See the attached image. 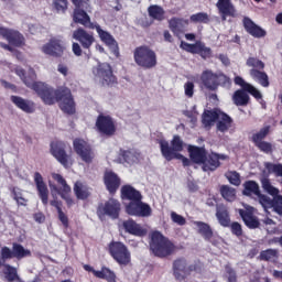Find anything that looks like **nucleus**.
Segmentation results:
<instances>
[{
    "label": "nucleus",
    "instance_id": "1",
    "mask_svg": "<svg viewBox=\"0 0 282 282\" xmlns=\"http://www.w3.org/2000/svg\"><path fill=\"white\" fill-rule=\"evenodd\" d=\"M31 89L37 94L44 105L52 106L58 102L63 113L67 116H74L76 113V101H74V96L69 88L62 87L54 89V87L43 82H33Z\"/></svg>",
    "mask_w": 282,
    "mask_h": 282
},
{
    "label": "nucleus",
    "instance_id": "2",
    "mask_svg": "<svg viewBox=\"0 0 282 282\" xmlns=\"http://www.w3.org/2000/svg\"><path fill=\"white\" fill-rule=\"evenodd\" d=\"M75 6L73 11V21L79 25H84L87 30H96L100 41L113 50L118 52V41L116 37L111 35L108 31L102 30L100 24L97 22H91V18L87 12H91V4L89 0H70Z\"/></svg>",
    "mask_w": 282,
    "mask_h": 282
},
{
    "label": "nucleus",
    "instance_id": "3",
    "mask_svg": "<svg viewBox=\"0 0 282 282\" xmlns=\"http://www.w3.org/2000/svg\"><path fill=\"white\" fill-rule=\"evenodd\" d=\"M73 39L77 41L72 45L73 54L75 56H83V50L84 52H91V47L96 43L94 32H88L80 26L73 32Z\"/></svg>",
    "mask_w": 282,
    "mask_h": 282
},
{
    "label": "nucleus",
    "instance_id": "4",
    "mask_svg": "<svg viewBox=\"0 0 282 282\" xmlns=\"http://www.w3.org/2000/svg\"><path fill=\"white\" fill-rule=\"evenodd\" d=\"M200 84L208 91H217L219 87L230 86V77L221 72L215 73L213 69H205L200 74Z\"/></svg>",
    "mask_w": 282,
    "mask_h": 282
},
{
    "label": "nucleus",
    "instance_id": "5",
    "mask_svg": "<svg viewBox=\"0 0 282 282\" xmlns=\"http://www.w3.org/2000/svg\"><path fill=\"white\" fill-rule=\"evenodd\" d=\"M150 250L155 257L164 259L165 257H171L175 250V246L160 231H153L150 240Z\"/></svg>",
    "mask_w": 282,
    "mask_h": 282
},
{
    "label": "nucleus",
    "instance_id": "6",
    "mask_svg": "<svg viewBox=\"0 0 282 282\" xmlns=\"http://www.w3.org/2000/svg\"><path fill=\"white\" fill-rule=\"evenodd\" d=\"M133 59L138 67H142V69H153L158 67V54L147 45L134 48Z\"/></svg>",
    "mask_w": 282,
    "mask_h": 282
},
{
    "label": "nucleus",
    "instance_id": "7",
    "mask_svg": "<svg viewBox=\"0 0 282 282\" xmlns=\"http://www.w3.org/2000/svg\"><path fill=\"white\" fill-rule=\"evenodd\" d=\"M158 144L160 145L161 155H163L166 162H171L175 160V158H182V151H184V141L180 135H174L171 145L169 141L164 139H159Z\"/></svg>",
    "mask_w": 282,
    "mask_h": 282
},
{
    "label": "nucleus",
    "instance_id": "8",
    "mask_svg": "<svg viewBox=\"0 0 282 282\" xmlns=\"http://www.w3.org/2000/svg\"><path fill=\"white\" fill-rule=\"evenodd\" d=\"M108 252L120 268L131 265V251L123 242L112 240L108 245Z\"/></svg>",
    "mask_w": 282,
    "mask_h": 282
},
{
    "label": "nucleus",
    "instance_id": "9",
    "mask_svg": "<svg viewBox=\"0 0 282 282\" xmlns=\"http://www.w3.org/2000/svg\"><path fill=\"white\" fill-rule=\"evenodd\" d=\"M28 257H32V251L30 249L23 248V245L19 242L12 243V249L10 247L4 246L0 249V268L6 265V261H10V259H17L21 261V259H25Z\"/></svg>",
    "mask_w": 282,
    "mask_h": 282
},
{
    "label": "nucleus",
    "instance_id": "10",
    "mask_svg": "<svg viewBox=\"0 0 282 282\" xmlns=\"http://www.w3.org/2000/svg\"><path fill=\"white\" fill-rule=\"evenodd\" d=\"M122 210V205L120 200L116 198H109L105 203H100L97 207V216L102 221L105 217H110V219H120V212Z\"/></svg>",
    "mask_w": 282,
    "mask_h": 282
},
{
    "label": "nucleus",
    "instance_id": "11",
    "mask_svg": "<svg viewBox=\"0 0 282 282\" xmlns=\"http://www.w3.org/2000/svg\"><path fill=\"white\" fill-rule=\"evenodd\" d=\"M50 153L57 160L64 169H69L74 162L72 161V154L67 153V143L63 141H52L50 144Z\"/></svg>",
    "mask_w": 282,
    "mask_h": 282
},
{
    "label": "nucleus",
    "instance_id": "12",
    "mask_svg": "<svg viewBox=\"0 0 282 282\" xmlns=\"http://www.w3.org/2000/svg\"><path fill=\"white\" fill-rule=\"evenodd\" d=\"M94 74L99 78L102 87H113L118 84V77L113 75V68L109 63L98 65Z\"/></svg>",
    "mask_w": 282,
    "mask_h": 282
},
{
    "label": "nucleus",
    "instance_id": "13",
    "mask_svg": "<svg viewBox=\"0 0 282 282\" xmlns=\"http://www.w3.org/2000/svg\"><path fill=\"white\" fill-rule=\"evenodd\" d=\"M73 149L80 160L86 164H91V162H94V150L91 149V145L87 143V141L83 139H75L73 141Z\"/></svg>",
    "mask_w": 282,
    "mask_h": 282
},
{
    "label": "nucleus",
    "instance_id": "14",
    "mask_svg": "<svg viewBox=\"0 0 282 282\" xmlns=\"http://www.w3.org/2000/svg\"><path fill=\"white\" fill-rule=\"evenodd\" d=\"M53 180L57 182L59 186H62L58 188V186L53 185V189H55L62 199L66 202L68 208H72V206H74V198H72V187L67 184V181L61 174H53Z\"/></svg>",
    "mask_w": 282,
    "mask_h": 282
},
{
    "label": "nucleus",
    "instance_id": "15",
    "mask_svg": "<svg viewBox=\"0 0 282 282\" xmlns=\"http://www.w3.org/2000/svg\"><path fill=\"white\" fill-rule=\"evenodd\" d=\"M96 129L100 135L111 138L116 135V122L111 116L99 115L96 120Z\"/></svg>",
    "mask_w": 282,
    "mask_h": 282
},
{
    "label": "nucleus",
    "instance_id": "16",
    "mask_svg": "<svg viewBox=\"0 0 282 282\" xmlns=\"http://www.w3.org/2000/svg\"><path fill=\"white\" fill-rule=\"evenodd\" d=\"M126 213L132 217H151L153 214V209H151V205L142 202H130L126 205Z\"/></svg>",
    "mask_w": 282,
    "mask_h": 282
},
{
    "label": "nucleus",
    "instance_id": "17",
    "mask_svg": "<svg viewBox=\"0 0 282 282\" xmlns=\"http://www.w3.org/2000/svg\"><path fill=\"white\" fill-rule=\"evenodd\" d=\"M65 50V44L62 42V40L56 37H52L42 46L43 54H46V56H53V58H63Z\"/></svg>",
    "mask_w": 282,
    "mask_h": 282
},
{
    "label": "nucleus",
    "instance_id": "18",
    "mask_svg": "<svg viewBox=\"0 0 282 282\" xmlns=\"http://www.w3.org/2000/svg\"><path fill=\"white\" fill-rule=\"evenodd\" d=\"M104 184L109 195H116V193H118V188H120V185L122 184V180L118 174H116V172L107 170L104 173Z\"/></svg>",
    "mask_w": 282,
    "mask_h": 282
},
{
    "label": "nucleus",
    "instance_id": "19",
    "mask_svg": "<svg viewBox=\"0 0 282 282\" xmlns=\"http://www.w3.org/2000/svg\"><path fill=\"white\" fill-rule=\"evenodd\" d=\"M0 36L4 37L9 45H13L14 47L25 45V37L19 31L0 26Z\"/></svg>",
    "mask_w": 282,
    "mask_h": 282
},
{
    "label": "nucleus",
    "instance_id": "20",
    "mask_svg": "<svg viewBox=\"0 0 282 282\" xmlns=\"http://www.w3.org/2000/svg\"><path fill=\"white\" fill-rule=\"evenodd\" d=\"M34 183L43 206H47V204H50V189L47 188L45 181H43V175L39 172L34 173Z\"/></svg>",
    "mask_w": 282,
    "mask_h": 282
},
{
    "label": "nucleus",
    "instance_id": "21",
    "mask_svg": "<svg viewBox=\"0 0 282 282\" xmlns=\"http://www.w3.org/2000/svg\"><path fill=\"white\" fill-rule=\"evenodd\" d=\"M219 160H226V155L218 154L215 152L207 154L205 156V161L203 162V166H202L203 171L205 173L217 171V169H219V166H221V162H219Z\"/></svg>",
    "mask_w": 282,
    "mask_h": 282
},
{
    "label": "nucleus",
    "instance_id": "22",
    "mask_svg": "<svg viewBox=\"0 0 282 282\" xmlns=\"http://www.w3.org/2000/svg\"><path fill=\"white\" fill-rule=\"evenodd\" d=\"M216 8L221 17V21H226L228 17L235 19L237 17V9L232 4V0H218Z\"/></svg>",
    "mask_w": 282,
    "mask_h": 282
},
{
    "label": "nucleus",
    "instance_id": "23",
    "mask_svg": "<svg viewBox=\"0 0 282 282\" xmlns=\"http://www.w3.org/2000/svg\"><path fill=\"white\" fill-rule=\"evenodd\" d=\"M238 214L241 217L245 226H247V228H250V230H254L259 228V226H261L259 218L254 216L252 207H249L247 209H238Z\"/></svg>",
    "mask_w": 282,
    "mask_h": 282
},
{
    "label": "nucleus",
    "instance_id": "24",
    "mask_svg": "<svg viewBox=\"0 0 282 282\" xmlns=\"http://www.w3.org/2000/svg\"><path fill=\"white\" fill-rule=\"evenodd\" d=\"M10 100L18 109H20L24 113H34L36 111V104L32 100L25 99L17 95H12L10 97Z\"/></svg>",
    "mask_w": 282,
    "mask_h": 282
},
{
    "label": "nucleus",
    "instance_id": "25",
    "mask_svg": "<svg viewBox=\"0 0 282 282\" xmlns=\"http://www.w3.org/2000/svg\"><path fill=\"white\" fill-rule=\"evenodd\" d=\"M243 28L247 33L250 34V36H253V39H263L267 36L268 32L263 30V28L259 26L252 19L245 17L242 20Z\"/></svg>",
    "mask_w": 282,
    "mask_h": 282
},
{
    "label": "nucleus",
    "instance_id": "26",
    "mask_svg": "<svg viewBox=\"0 0 282 282\" xmlns=\"http://www.w3.org/2000/svg\"><path fill=\"white\" fill-rule=\"evenodd\" d=\"M122 228L124 232H128V235H132L133 237H145L147 235V229L142 227V225L137 224V221L133 220V218L123 220Z\"/></svg>",
    "mask_w": 282,
    "mask_h": 282
},
{
    "label": "nucleus",
    "instance_id": "27",
    "mask_svg": "<svg viewBox=\"0 0 282 282\" xmlns=\"http://www.w3.org/2000/svg\"><path fill=\"white\" fill-rule=\"evenodd\" d=\"M84 270H86V272H91L96 279H104L107 282H117L116 273L107 267H102L101 270L98 271L89 264H84Z\"/></svg>",
    "mask_w": 282,
    "mask_h": 282
},
{
    "label": "nucleus",
    "instance_id": "28",
    "mask_svg": "<svg viewBox=\"0 0 282 282\" xmlns=\"http://www.w3.org/2000/svg\"><path fill=\"white\" fill-rule=\"evenodd\" d=\"M189 23L188 19L173 17L169 20V29L173 34H184V30L188 28Z\"/></svg>",
    "mask_w": 282,
    "mask_h": 282
},
{
    "label": "nucleus",
    "instance_id": "29",
    "mask_svg": "<svg viewBox=\"0 0 282 282\" xmlns=\"http://www.w3.org/2000/svg\"><path fill=\"white\" fill-rule=\"evenodd\" d=\"M187 151L194 164H204V162H206V155H208L206 148L189 145Z\"/></svg>",
    "mask_w": 282,
    "mask_h": 282
},
{
    "label": "nucleus",
    "instance_id": "30",
    "mask_svg": "<svg viewBox=\"0 0 282 282\" xmlns=\"http://www.w3.org/2000/svg\"><path fill=\"white\" fill-rule=\"evenodd\" d=\"M188 263L185 258H178L173 262V274L176 281H185L186 280V270Z\"/></svg>",
    "mask_w": 282,
    "mask_h": 282
},
{
    "label": "nucleus",
    "instance_id": "31",
    "mask_svg": "<svg viewBox=\"0 0 282 282\" xmlns=\"http://www.w3.org/2000/svg\"><path fill=\"white\" fill-rule=\"evenodd\" d=\"M121 199H126L128 202H140L142 199V193L131 185H123L121 187Z\"/></svg>",
    "mask_w": 282,
    "mask_h": 282
},
{
    "label": "nucleus",
    "instance_id": "32",
    "mask_svg": "<svg viewBox=\"0 0 282 282\" xmlns=\"http://www.w3.org/2000/svg\"><path fill=\"white\" fill-rule=\"evenodd\" d=\"M73 191H74L76 198L82 199L83 202H85V199H89V197H91V188L88 187V185L86 183H83L82 181H77L74 184Z\"/></svg>",
    "mask_w": 282,
    "mask_h": 282
},
{
    "label": "nucleus",
    "instance_id": "33",
    "mask_svg": "<svg viewBox=\"0 0 282 282\" xmlns=\"http://www.w3.org/2000/svg\"><path fill=\"white\" fill-rule=\"evenodd\" d=\"M216 219H218V224H220L223 228H230V212H228L226 205H217Z\"/></svg>",
    "mask_w": 282,
    "mask_h": 282
},
{
    "label": "nucleus",
    "instance_id": "34",
    "mask_svg": "<svg viewBox=\"0 0 282 282\" xmlns=\"http://www.w3.org/2000/svg\"><path fill=\"white\" fill-rule=\"evenodd\" d=\"M249 76H251L252 80L258 83L261 87H270V77L268 76V73L259 69H250Z\"/></svg>",
    "mask_w": 282,
    "mask_h": 282
},
{
    "label": "nucleus",
    "instance_id": "35",
    "mask_svg": "<svg viewBox=\"0 0 282 282\" xmlns=\"http://www.w3.org/2000/svg\"><path fill=\"white\" fill-rule=\"evenodd\" d=\"M219 109L205 110L202 116V124L205 129H210L219 119Z\"/></svg>",
    "mask_w": 282,
    "mask_h": 282
},
{
    "label": "nucleus",
    "instance_id": "36",
    "mask_svg": "<svg viewBox=\"0 0 282 282\" xmlns=\"http://www.w3.org/2000/svg\"><path fill=\"white\" fill-rule=\"evenodd\" d=\"M218 122H217V130L220 131V133H226L228 129L232 127V119L228 113L219 110L218 112Z\"/></svg>",
    "mask_w": 282,
    "mask_h": 282
},
{
    "label": "nucleus",
    "instance_id": "37",
    "mask_svg": "<svg viewBox=\"0 0 282 282\" xmlns=\"http://www.w3.org/2000/svg\"><path fill=\"white\" fill-rule=\"evenodd\" d=\"M232 101L236 107H248L250 105V95L243 89H238L232 95Z\"/></svg>",
    "mask_w": 282,
    "mask_h": 282
},
{
    "label": "nucleus",
    "instance_id": "38",
    "mask_svg": "<svg viewBox=\"0 0 282 282\" xmlns=\"http://www.w3.org/2000/svg\"><path fill=\"white\" fill-rule=\"evenodd\" d=\"M2 274L8 282L21 281L19 270L15 267H12V264H3Z\"/></svg>",
    "mask_w": 282,
    "mask_h": 282
},
{
    "label": "nucleus",
    "instance_id": "39",
    "mask_svg": "<svg viewBox=\"0 0 282 282\" xmlns=\"http://www.w3.org/2000/svg\"><path fill=\"white\" fill-rule=\"evenodd\" d=\"M194 226H197L198 234L205 239V241H210L214 237L213 228L210 225L204 221L196 220L194 221Z\"/></svg>",
    "mask_w": 282,
    "mask_h": 282
},
{
    "label": "nucleus",
    "instance_id": "40",
    "mask_svg": "<svg viewBox=\"0 0 282 282\" xmlns=\"http://www.w3.org/2000/svg\"><path fill=\"white\" fill-rule=\"evenodd\" d=\"M261 193V189L259 188V183L257 181H247L243 183V191L242 195L246 197H251L252 195H256V197Z\"/></svg>",
    "mask_w": 282,
    "mask_h": 282
},
{
    "label": "nucleus",
    "instance_id": "41",
    "mask_svg": "<svg viewBox=\"0 0 282 282\" xmlns=\"http://www.w3.org/2000/svg\"><path fill=\"white\" fill-rule=\"evenodd\" d=\"M194 54H198L200 58L206 61V58H210L213 56V50L202 41H196V48L194 51Z\"/></svg>",
    "mask_w": 282,
    "mask_h": 282
},
{
    "label": "nucleus",
    "instance_id": "42",
    "mask_svg": "<svg viewBox=\"0 0 282 282\" xmlns=\"http://www.w3.org/2000/svg\"><path fill=\"white\" fill-rule=\"evenodd\" d=\"M219 193L226 202H235V199H237V189L229 185H221Z\"/></svg>",
    "mask_w": 282,
    "mask_h": 282
},
{
    "label": "nucleus",
    "instance_id": "43",
    "mask_svg": "<svg viewBox=\"0 0 282 282\" xmlns=\"http://www.w3.org/2000/svg\"><path fill=\"white\" fill-rule=\"evenodd\" d=\"M148 14L154 21H164V9L158 4L150 6L148 8Z\"/></svg>",
    "mask_w": 282,
    "mask_h": 282
},
{
    "label": "nucleus",
    "instance_id": "44",
    "mask_svg": "<svg viewBox=\"0 0 282 282\" xmlns=\"http://www.w3.org/2000/svg\"><path fill=\"white\" fill-rule=\"evenodd\" d=\"M261 186L264 193H268V195H271L272 197L279 195V188L273 186V184L270 182V178H262Z\"/></svg>",
    "mask_w": 282,
    "mask_h": 282
},
{
    "label": "nucleus",
    "instance_id": "45",
    "mask_svg": "<svg viewBox=\"0 0 282 282\" xmlns=\"http://www.w3.org/2000/svg\"><path fill=\"white\" fill-rule=\"evenodd\" d=\"M189 21L192 23L207 24V23H210V15H208V13H206V12H198V13L192 14L189 17Z\"/></svg>",
    "mask_w": 282,
    "mask_h": 282
},
{
    "label": "nucleus",
    "instance_id": "46",
    "mask_svg": "<svg viewBox=\"0 0 282 282\" xmlns=\"http://www.w3.org/2000/svg\"><path fill=\"white\" fill-rule=\"evenodd\" d=\"M247 67H252L251 69L263 70L265 69V63L257 57H249L246 62Z\"/></svg>",
    "mask_w": 282,
    "mask_h": 282
},
{
    "label": "nucleus",
    "instance_id": "47",
    "mask_svg": "<svg viewBox=\"0 0 282 282\" xmlns=\"http://www.w3.org/2000/svg\"><path fill=\"white\" fill-rule=\"evenodd\" d=\"M53 208H56L58 219L63 224L64 228H69V218L67 217L65 212H63V207H59L58 203L53 202Z\"/></svg>",
    "mask_w": 282,
    "mask_h": 282
},
{
    "label": "nucleus",
    "instance_id": "48",
    "mask_svg": "<svg viewBox=\"0 0 282 282\" xmlns=\"http://www.w3.org/2000/svg\"><path fill=\"white\" fill-rule=\"evenodd\" d=\"M268 133H270V127H264V128L260 129L259 132H257L252 135L253 144H259V142H263V140H265V138H268Z\"/></svg>",
    "mask_w": 282,
    "mask_h": 282
},
{
    "label": "nucleus",
    "instance_id": "49",
    "mask_svg": "<svg viewBox=\"0 0 282 282\" xmlns=\"http://www.w3.org/2000/svg\"><path fill=\"white\" fill-rule=\"evenodd\" d=\"M226 177L232 186H241V175L237 171H232L226 174Z\"/></svg>",
    "mask_w": 282,
    "mask_h": 282
},
{
    "label": "nucleus",
    "instance_id": "50",
    "mask_svg": "<svg viewBox=\"0 0 282 282\" xmlns=\"http://www.w3.org/2000/svg\"><path fill=\"white\" fill-rule=\"evenodd\" d=\"M68 6L69 2L67 0H53V8L56 10V12H59L62 14H65V12H67Z\"/></svg>",
    "mask_w": 282,
    "mask_h": 282
},
{
    "label": "nucleus",
    "instance_id": "51",
    "mask_svg": "<svg viewBox=\"0 0 282 282\" xmlns=\"http://www.w3.org/2000/svg\"><path fill=\"white\" fill-rule=\"evenodd\" d=\"M271 208H273L274 213L278 215H282V195L273 196L271 200Z\"/></svg>",
    "mask_w": 282,
    "mask_h": 282
},
{
    "label": "nucleus",
    "instance_id": "52",
    "mask_svg": "<svg viewBox=\"0 0 282 282\" xmlns=\"http://www.w3.org/2000/svg\"><path fill=\"white\" fill-rule=\"evenodd\" d=\"M267 171H269V173H274L278 177H282V164L281 163H278V164H274V163H270V162H267L264 164Z\"/></svg>",
    "mask_w": 282,
    "mask_h": 282
},
{
    "label": "nucleus",
    "instance_id": "53",
    "mask_svg": "<svg viewBox=\"0 0 282 282\" xmlns=\"http://www.w3.org/2000/svg\"><path fill=\"white\" fill-rule=\"evenodd\" d=\"M279 252L274 249H267L260 252L261 261H272V259H276Z\"/></svg>",
    "mask_w": 282,
    "mask_h": 282
},
{
    "label": "nucleus",
    "instance_id": "54",
    "mask_svg": "<svg viewBox=\"0 0 282 282\" xmlns=\"http://www.w3.org/2000/svg\"><path fill=\"white\" fill-rule=\"evenodd\" d=\"M254 147H257V149H259V151H261L262 153L267 154H270L273 151L272 143L268 141H260L259 143H256Z\"/></svg>",
    "mask_w": 282,
    "mask_h": 282
},
{
    "label": "nucleus",
    "instance_id": "55",
    "mask_svg": "<svg viewBox=\"0 0 282 282\" xmlns=\"http://www.w3.org/2000/svg\"><path fill=\"white\" fill-rule=\"evenodd\" d=\"M262 208H272V198L267 196L265 194H261V192L257 195Z\"/></svg>",
    "mask_w": 282,
    "mask_h": 282
},
{
    "label": "nucleus",
    "instance_id": "56",
    "mask_svg": "<svg viewBox=\"0 0 282 282\" xmlns=\"http://www.w3.org/2000/svg\"><path fill=\"white\" fill-rule=\"evenodd\" d=\"M231 234L235 235V237H243V228L241 227V224L238 221H234L229 225Z\"/></svg>",
    "mask_w": 282,
    "mask_h": 282
},
{
    "label": "nucleus",
    "instance_id": "57",
    "mask_svg": "<svg viewBox=\"0 0 282 282\" xmlns=\"http://www.w3.org/2000/svg\"><path fill=\"white\" fill-rule=\"evenodd\" d=\"M171 219L173 224H176L177 226H186V218L175 212L171 213Z\"/></svg>",
    "mask_w": 282,
    "mask_h": 282
},
{
    "label": "nucleus",
    "instance_id": "58",
    "mask_svg": "<svg viewBox=\"0 0 282 282\" xmlns=\"http://www.w3.org/2000/svg\"><path fill=\"white\" fill-rule=\"evenodd\" d=\"M184 90H185V96L187 98H193V96H195V84L193 82L185 83Z\"/></svg>",
    "mask_w": 282,
    "mask_h": 282
},
{
    "label": "nucleus",
    "instance_id": "59",
    "mask_svg": "<svg viewBox=\"0 0 282 282\" xmlns=\"http://www.w3.org/2000/svg\"><path fill=\"white\" fill-rule=\"evenodd\" d=\"M246 91L247 94H250V96H253L256 100H261V98H263L261 91L257 89V87L252 86V84L248 86V89Z\"/></svg>",
    "mask_w": 282,
    "mask_h": 282
},
{
    "label": "nucleus",
    "instance_id": "60",
    "mask_svg": "<svg viewBox=\"0 0 282 282\" xmlns=\"http://www.w3.org/2000/svg\"><path fill=\"white\" fill-rule=\"evenodd\" d=\"M51 195L52 199L50 200L51 206H54L53 202L62 208L63 203L58 200V195H61L57 191L54 189V185H51Z\"/></svg>",
    "mask_w": 282,
    "mask_h": 282
},
{
    "label": "nucleus",
    "instance_id": "61",
    "mask_svg": "<svg viewBox=\"0 0 282 282\" xmlns=\"http://www.w3.org/2000/svg\"><path fill=\"white\" fill-rule=\"evenodd\" d=\"M197 46V42L194 44H189L187 42L182 41L181 42V50H184L185 52H188L189 54H195V48Z\"/></svg>",
    "mask_w": 282,
    "mask_h": 282
},
{
    "label": "nucleus",
    "instance_id": "62",
    "mask_svg": "<svg viewBox=\"0 0 282 282\" xmlns=\"http://www.w3.org/2000/svg\"><path fill=\"white\" fill-rule=\"evenodd\" d=\"M234 83L235 85H238L239 87H241V89H243L245 91H247L248 87H250L251 84L247 83L246 79L241 76H236L234 78Z\"/></svg>",
    "mask_w": 282,
    "mask_h": 282
},
{
    "label": "nucleus",
    "instance_id": "63",
    "mask_svg": "<svg viewBox=\"0 0 282 282\" xmlns=\"http://www.w3.org/2000/svg\"><path fill=\"white\" fill-rule=\"evenodd\" d=\"M120 158L122 162H127L129 164V162L133 160V152H131V150H120Z\"/></svg>",
    "mask_w": 282,
    "mask_h": 282
},
{
    "label": "nucleus",
    "instance_id": "64",
    "mask_svg": "<svg viewBox=\"0 0 282 282\" xmlns=\"http://www.w3.org/2000/svg\"><path fill=\"white\" fill-rule=\"evenodd\" d=\"M226 272L228 274V282H237V272L235 269L227 267Z\"/></svg>",
    "mask_w": 282,
    "mask_h": 282
}]
</instances>
